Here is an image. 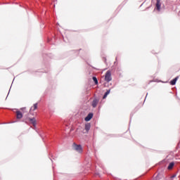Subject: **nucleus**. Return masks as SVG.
<instances>
[{
	"label": "nucleus",
	"mask_w": 180,
	"mask_h": 180,
	"mask_svg": "<svg viewBox=\"0 0 180 180\" xmlns=\"http://www.w3.org/2000/svg\"><path fill=\"white\" fill-rule=\"evenodd\" d=\"M98 100L94 99L92 101L91 106H93V108H96V106L98 105Z\"/></svg>",
	"instance_id": "obj_8"
},
{
	"label": "nucleus",
	"mask_w": 180,
	"mask_h": 180,
	"mask_svg": "<svg viewBox=\"0 0 180 180\" xmlns=\"http://www.w3.org/2000/svg\"><path fill=\"white\" fill-rule=\"evenodd\" d=\"M96 175H99L98 174H96Z\"/></svg>",
	"instance_id": "obj_16"
},
{
	"label": "nucleus",
	"mask_w": 180,
	"mask_h": 180,
	"mask_svg": "<svg viewBox=\"0 0 180 180\" xmlns=\"http://www.w3.org/2000/svg\"><path fill=\"white\" fill-rule=\"evenodd\" d=\"M92 117H94V114L93 113H89L88 115L85 117L84 120L86 122H89V120H91V119H92Z\"/></svg>",
	"instance_id": "obj_5"
},
{
	"label": "nucleus",
	"mask_w": 180,
	"mask_h": 180,
	"mask_svg": "<svg viewBox=\"0 0 180 180\" xmlns=\"http://www.w3.org/2000/svg\"><path fill=\"white\" fill-rule=\"evenodd\" d=\"M173 178H175V175H174V176H173Z\"/></svg>",
	"instance_id": "obj_15"
},
{
	"label": "nucleus",
	"mask_w": 180,
	"mask_h": 180,
	"mask_svg": "<svg viewBox=\"0 0 180 180\" xmlns=\"http://www.w3.org/2000/svg\"><path fill=\"white\" fill-rule=\"evenodd\" d=\"M174 165H175L174 162H170L167 167V169H172L174 168Z\"/></svg>",
	"instance_id": "obj_11"
},
{
	"label": "nucleus",
	"mask_w": 180,
	"mask_h": 180,
	"mask_svg": "<svg viewBox=\"0 0 180 180\" xmlns=\"http://www.w3.org/2000/svg\"><path fill=\"white\" fill-rule=\"evenodd\" d=\"M90 129H91V124L86 123L85 124V130L86 131L87 133H88V131H89Z\"/></svg>",
	"instance_id": "obj_9"
},
{
	"label": "nucleus",
	"mask_w": 180,
	"mask_h": 180,
	"mask_svg": "<svg viewBox=\"0 0 180 180\" xmlns=\"http://www.w3.org/2000/svg\"><path fill=\"white\" fill-rule=\"evenodd\" d=\"M16 115H17V119H22V117H23V115L20 111H17Z\"/></svg>",
	"instance_id": "obj_6"
},
{
	"label": "nucleus",
	"mask_w": 180,
	"mask_h": 180,
	"mask_svg": "<svg viewBox=\"0 0 180 180\" xmlns=\"http://www.w3.org/2000/svg\"><path fill=\"white\" fill-rule=\"evenodd\" d=\"M156 9L157 11H161V0H156Z\"/></svg>",
	"instance_id": "obj_4"
},
{
	"label": "nucleus",
	"mask_w": 180,
	"mask_h": 180,
	"mask_svg": "<svg viewBox=\"0 0 180 180\" xmlns=\"http://www.w3.org/2000/svg\"><path fill=\"white\" fill-rule=\"evenodd\" d=\"M105 81L106 82H109L110 81H112V75L110 74V71H107L105 76Z\"/></svg>",
	"instance_id": "obj_2"
},
{
	"label": "nucleus",
	"mask_w": 180,
	"mask_h": 180,
	"mask_svg": "<svg viewBox=\"0 0 180 180\" xmlns=\"http://www.w3.org/2000/svg\"><path fill=\"white\" fill-rule=\"evenodd\" d=\"M178 77H175L174 79H173L172 81H170V84L171 85H175V84H176V81H178Z\"/></svg>",
	"instance_id": "obj_10"
},
{
	"label": "nucleus",
	"mask_w": 180,
	"mask_h": 180,
	"mask_svg": "<svg viewBox=\"0 0 180 180\" xmlns=\"http://www.w3.org/2000/svg\"><path fill=\"white\" fill-rule=\"evenodd\" d=\"M37 109V103H35L33 105L32 107H31L30 110V115H33V111L36 110Z\"/></svg>",
	"instance_id": "obj_3"
},
{
	"label": "nucleus",
	"mask_w": 180,
	"mask_h": 180,
	"mask_svg": "<svg viewBox=\"0 0 180 180\" xmlns=\"http://www.w3.org/2000/svg\"><path fill=\"white\" fill-rule=\"evenodd\" d=\"M72 147L75 151L77 153H82V146L81 145H77L75 143H73Z\"/></svg>",
	"instance_id": "obj_1"
},
{
	"label": "nucleus",
	"mask_w": 180,
	"mask_h": 180,
	"mask_svg": "<svg viewBox=\"0 0 180 180\" xmlns=\"http://www.w3.org/2000/svg\"><path fill=\"white\" fill-rule=\"evenodd\" d=\"M29 121L32 123L33 126H36V118H29Z\"/></svg>",
	"instance_id": "obj_7"
},
{
	"label": "nucleus",
	"mask_w": 180,
	"mask_h": 180,
	"mask_svg": "<svg viewBox=\"0 0 180 180\" xmlns=\"http://www.w3.org/2000/svg\"><path fill=\"white\" fill-rule=\"evenodd\" d=\"M93 81L96 85H98V79L96 77H93Z\"/></svg>",
	"instance_id": "obj_13"
},
{
	"label": "nucleus",
	"mask_w": 180,
	"mask_h": 180,
	"mask_svg": "<svg viewBox=\"0 0 180 180\" xmlns=\"http://www.w3.org/2000/svg\"><path fill=\"white\" fill-rule=\"evenodd\" d=\"M109 94H110V89L107 90V91L105 93L103 99H106V98L108 97V95H109Z\"/></svg>",
	"instance_id": "obj_12"
},
{
	"label": "nucleus",
	"mask_w": 180,
	"mask_h": 180,
	"mask_svg": "<svg viewBox=\"0 0 180 180\" xmlns=\"http://www.w3.org/2000/svg\"><path fill=\"white\" fill-rule=\"evenodd\" d=\"M20 110H22V112H26V107L21 108Z\"/></svg>",
	"instance_id": "obj_14"
}]
</instances>
